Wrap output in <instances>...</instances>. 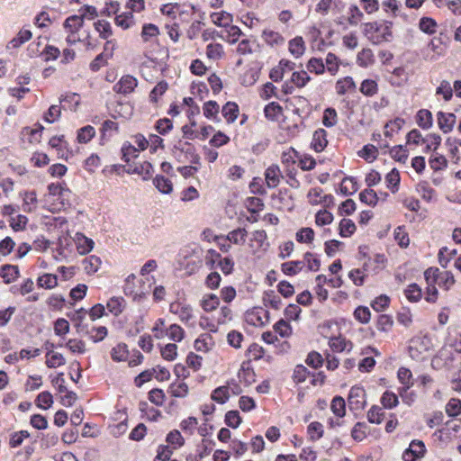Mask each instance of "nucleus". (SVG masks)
I'll list each match as a JSON object with an SVG mask.
<instances>
[{
    "label": "nucleus",
    "instance_id": "nucleus-34",
    "mask_svg": "<svg viewBox=\"0 0 461 461\" xmlns=\"http://www.w3.org/2000/svg\"><path fill=\"white\" fill-rule=\"evenodd\" d=\"M403 294L410 303H418L422 298L421 287L416 283L410 284L404 289Z\"/></svg>",
    "mask_w": 461,
    "mask_h": 461
},
{
    "label": "nucleus",
    "instance_id": "nucleus-7",
    "mask_svg": "<svg viewBox=\"0 0 461 461\" xmlns=\"http://www.w3.org/2000/svg\"><path fill=\"white\" fill-rule=\"evenodd\" d=\"M138 84L139 81L135 77L124 75L113 85V90L116 94L128 95L135 91Z\"/></svg>",
    "mask_w": 461,
    "mask_h": 461
},
{
    "label": "nucleus",
    "instance_id": "nucleus-51",
    "mask_svg": "<svg viewBox=\"0 0 461 461\" xmlns=\"http://www.w3.org/2000/svg\"><path fill=\"white\" fill-rule=\"evenodd\" d=\"M359 91L367 97H372L378 93V84L374 79H365L361 82Z\"/></svg>",
    "mask_w": 461,
    "mask_h": 461
},
{
    "label": "nucleus",
    "instance_id": "nucleus-64",
    "mask_svg": "<svg viewBox=\"0 0 461 461\" xmlns=\"http://www.w3.org/2000/svg\"><path fill=\"white\" fill-rule=\"evenodd\" d=\"M375 62L373 51L370 49H363L357 56V63L361 68H367Z\"/></svg>",
    "mask_w": 461,
    "mask_h": 461
},
{
    "label": "nucleus",
    "instance_id": "nucleus-31",
    "mask_svg": "<svg viewBox=\"0 0 461 461\" xmlns=\"http://www.w3.org/2000/svg\"><path fill=\"white\" fill-rule=\"evenodd\" d=\"M139 410L141 412L142 417L150 421H156L161 416V411L159 410L150 406L144 401L140 402Z\"/></svg>",
    "mask_w": 461,
    "mask_h": 461
},
{
    "label": "nucleus",
    "instance_id": "nucleus-57",
    "mask_svg": "<svg viewBox=\"0 0 461 461\" xmlns=\"http://www.w3.org/2000/svg\"><path fill=\"white\" fill-rule=\"evenodd\" d=\"M34 289V282L32 278H25L19 285H14L11 288L14 294L26 295L32 293Z\"/></svg>",
    "mask_w": 461,
    "mask_h": 461
},
{
    "label": "nucleus",
    "instance_id": "nucleus-3",
    "mask_svg": "<svg viewBox=\"0 0 461 461\" xmlns=\"http://www.w3.org/2000/svg\"><path fill=\"white\" fill-rule=\"evenodd\" d=\"M429 339L426 337H414L410 340L408 351L414 360H422L425 353L429 351Z\"/></svg>",
    "mask_w": 461,
    "mask_h": 461
},
{
    "label": "nucleus",
    "instance_id": "nucleus-55",
    "mask_svg": "<svg viewBox=\"0 0 461 461\" xmlns=\"http://www.w3.org/2000/svg\"><path fill=\"white\" fill-rule=\"evenodd\" d=\"M230 396L229 387L225 385L215 388L211 393V399L219 404H224L227 402Z\"/></svg>",
    "mask_w": 461,
    "mask_h": 461
},
{
    "label": "nucleus",
    "instance_id": "nucleus-47",
    "mask_svg": "<svg viewBox=\"0 0 461 461\" xmlns=\"http://www.w3.org/2000/svg\"><path fill=\"white\" fill-rule=\"evenodd\" d=\"M156 188L162 194H169L173 191V184L170 179L164 176L158 175L153 179Z\"/></svg>",
    "mask_w": 461,
    "mask_h": 461
},
{
    "label": "nucleus",
    "instance_id": "nucleus-28",
    "mask_svg": "<svg viewBox=\"0 0 461 461\" xmlns=\"http://www.w3.org/2000/svg\"><path fill=\"white\" fill-rule=\"evenodd\" d=\"M36 284L39 288L50 290L58 286V276L54 274L45 273L38 276Z\"/></svg>",
    "mask_w": 461,
    "mask_h": 461
},
{
    "label": "nucleus",
    "instance_id": "nucleus-15",
    "mask_svg": "<svg viewBox=\"0 0 461 461\" xmlns=\"http://www.w3.org/2000/svg\"><path fill=\"white\" fill-rule=\"evenodd\" d=\"M266 184L268 188H276L281 182L283 175L278 165L272 164L267 167L264 173Z\"/></svg>",
    "mask_w": 461,
    "mask_h": 461
},
{
    "label": "nucleus",
    "instance_id": "nucleus-59",
    "mask_svg": "<svg viewBox=\"0 0 461 461\" xmlns=\"http://www.w3.org/2000/svg\"><path fill=\"white\" fill-rule=\"evenodd\" d=\"M367 420L373 424H380L385 417V412L382 407L373 405L366 414Z\"/></svg>",
    "mask_w": 461,
    "mask_h": 461
},
{
    "label": "nucleus",
    "instance_id": "nucleus-13",
    "mask_svg": "<svg viewBox=\"0 0 461 461\" xmlns=\"http://www.w3.org/2000/svg\"><path fill=\"white\" fill-rule=\"evenodd\" d=\"M294 68H295L294 62L288 60V59H282L279 61L278 65L274 67L270 70L269 77L274 82H280L284 78L285 74L287 72L293 71L294 69Z\"/></svg>",
    "mask_w": 461,
    "mask_h": 461
},
{
    "label": "nucleus",
    "instance_id": "nucleus-45",
    "mask_svg": "<svg viewBox=\"0 0 461 461\" xmlns=\"http://www.w3.org/2000/svg\"><path fill=\"white\" fill-rule=\"evenodd\" d=\"M400 173L396 168H393L389 173L385 176V183L388 189L391 190L393 194H395L399 190L400 185Z\"/></svg>",
    "mask_w": 461,
    "mask_h": 461
},
{
    "label": "nucleus",
    "instance_id": "nucleus-52",
    "mask_svg": "<svg viewBox=\"0 0 461 461\" xmlns=\"http://www.w3.org/2000/svg\"><path fill=\"white\" fill-rule=\"evenodd\" d=\"M101 265V258L95 255H91L83 260L84 269L88 275L97 272Z\"/></svg>",
    "mask_w": 461,
    "mask_h": 461
},
{
    "label": "nucleus",
    "instance_id": "nucleus-9",
    "mask_svg": "<svg viewBox=\"0 0 461 461\" xmlns=\"http://www.w3.org/2000/svg\"><path fill=\"white\" fill-rule=\"evenodd\" d=\"M387 259L384 254H375L374 258H367L363 263L362 268L366 275H377L386 266Z\"/></svg>",
    "mask_w": 461,
    "mask_h": 461
},
{
    "label": "nucleus",
    "instance_id": "nucleus-25",
    "mask_svg": "<svg viewBox=\"0 0 461 461\" xmlns=\"http://www.w3.org/2000/svg\"><path fill=\"white\" fill-rule=\"evenodd\" d=\"M221 111L227 124L233 123L240 114L239 105L235 102H227Z\"/></svg>",
    "mask_w": 461,
    "mask_h": 461
},
{
    "label": "nucleus",
    "instance_id": "nucleus-20",
    "mask_svg": "<svg viewBox=\"0 0 461 461\" xmlns=\"http://www.w3.org/2000/svg\"><path fill=\"white\" fill-rule=\"evenodd\" d=\"M397 377L402 384V387L399 388V394L402 397L403 393L413 385L412 373L409 368L402 366L398 369Z\"/></svg>",
    "mask_w": 461,
    "mask_h": 461
},
{
    "label": "nucleus",
    "instance_id": "nucleus-38",
    "mask_svg": "<svg viewBox=\"0 0 461 461\" xmlns=\"http://www.w3.org/2000/svg\"><path fill=\"white\" fill-rule=\"evenodd\" d=\"M210 17L212 23L219 27H228L232 22V15L226 11L212 13Z\"/></svg>",
    "mask_w": 461,
    "mask_h": 461
},
{
    "label": "nucleus",
    "instance_id": "nucleus-54",
    "mask_svg": "<svg viewBox=\"0 0 461 461\" xmlns=\"http://www.w3.org/2000/svg\"><path fill=\"white\" fill-rule=\"evenodd\" d=\"M95 136V129L91 125L84 126L77 130V140L81 144H86Z\"/></svg>",
    "mask_w": 461,
    "mask_h": 461
},
{
    "label": "nucleus",
    "instance_id": "nucleus-40",
    "mask_svg": "<svg viewBox=\"0 0 461 461\" xmlns=\"http://www.w3.org/2000/svg\"><path fill=\"white\" fill-rule=\"evenodd\" d=\"M457 254L456 249H450L447 247H442L438 253V260L441 267L447 268L452 258Z\"/></svg>",
    "mask_w": 461,
    "mask_h": 461
},
{
    "label": "nucleus",
    "instance_id": "nucleus-44",
    "mask_svg": "<svg viewBox=\"0 0 461 461\" xmlns=\"http://www.w3.org/2000/svg\"><path fill=\"white\" fill-rule=\"evenodd\" d=\"M364 18L363 12L357 5H350L348 9L347 22L351 26H357Z\"/></svg>",
    "mask_w": 461,
    "mask_h": 461
},
{
    "label": "nucleus",
    "instance_id": "nucleus-58",
    "mask_svg": "<svg viewBox=\"0 0 461 461\" xmlns=\"http://www.w3.org/2000/svg\"><path fill=\"white\" fill-rule=\"evenodd\" d=\"M358 156L367 162H373L378 157V148L373 144L365 145L362 149L357 152Z\"/></svg>",
    "mask_w": 461,
    "mask_h": 461
},
{
    "label": "nucleus",
    "instance_id": "nucleus-46",
    "mask_svg": "<svg viewBox=\"0 0 461 461\" xmlns=\"http://www.w3.org/2000/svg\"><path fill=\"white\" fill-rule=\"evenodd\" d=\"M239 379L240 383H243L245 385H251L256 382V374L254 370L249 366H246V363H243L240 370L238 374Z\"/></svg>",
    "mask_w": 461,
    "mask_h": 461
},
{
    "label": "nucleus",
    "instance_id": "nucleus-4",
    "mask_svg": "<svg viewBox=\"0 0 461 461\" xmlns=\"http://www.w3.org/2000/svg\"><path fill=\"white\" fill-rule=\"evenodd\" d=\"M169 312L176 315L185 325H188L194 317L192 306L178 300L169 304Z\"/></svg>",
    "mask_w": 461,
    "mask_h": 461
},
{
    "label": "nucleus",
    "instance_id": "nucleus-11",
    "mask_svg": "<svg viewBox=\"0 0 461 461\" xmlns=\"http://www.w3.org/2000/svg\"><path fill=\"white\" fill-rule=\"evenodd\" d=\"M426 270H437L434 273L437 285L445 291H449L456 284V278L451 271H440L437 267H429Z\"/></svg>",
    "mask_w": 461,
    "mask_h": 461
},
{
    "label": "nucleus",
    "instance_id": "nucleus-36",
    "mask_svg": "<svg viewBox=\"0 0 461 461\" xmlns=\"http://www.w3.org/2000/svg\"><path fill=\"white\" fill-rule=\"evenodd\" d=\"M289 52L295 58H300L305 51V44L303 37L296 36L289 41Z\"/></svg>",
    "mask_w": 461,
    "mask_h": 461
},
{
    "label": "nucleus",
    "instance_id": "nucleus-63",
    "mask_svg": "<svg viewBox=\"0 0 461 461\" xmlns=\"http://www.w3.org/2000/svg\"><path fill=\"white\" fill-rule=\"evenodd\" d=\"M306 68L310 73L322 75L325 72V64L321 58H311L306 63Z\"/></svg>",
    "mask_w": 461,
    "mask_h": 461
},
{
    "label": "nucleus",
    "instance_id": "nucleus-30",
    "mask_svg": "<svg viewBox=\"0 0 461 461\" xmlns=\"http://www.w3.org/2000/svg\"><path fill=\"white\" fill-rule=\"evenodd\" d=\"M84 25L83 15H70L64 22L66 32H79Z\"/></svg>",
    "mask_w": 461,
    "mask_h": 461
},
{
    "label": "nucleus",
    "instance_id": "nucleus-62",
    "mask_svg": "<svg viewBox=\"0 0 461 461\" xmlns=\"http://www.w3.org/2000/svg\"><path fill=\"white\" fill-rule=\"evenodd\" d=\"M357 230L354 221L350 219L343 218L339 225V233L342 238L352 236Z\"/></svg>",
    "mask_w": 461,
    "mask_h": 461
},
{
    "label": "nucleus",
    "instance_id": "nucleus-33",
    "mask_svg": "<svg viewBox=\"0 0 461 461\" xmlns=\"http://www.w3.org/2000/svg\"><path fill=\"white\" fill-rule=\"evenodd\" d=\"M220 305V299L214 294H204L201 300L200 306L206 312L216 310Z\"/></svg>",
    "mask_w": 461,
    "mask_h": 461
},
{
    "label": "nucleus",
    "instance_id": "nucleus-18",
    "mask_svg": "<svg viewBox=\"0 0 461 461\" xmlns=\"http://www.w3.org/2000/svg\"><path fill=\"white\" fill-rule=\"evenodd\" d=\"M357 85L353 77L350 76L344 77L337 80L335 84V91L338 95H345L356 92Z\"/></svg>",
    "mask_w": 461,
    "mask_h": 461
},
{
    "label": "nucleus",
    "instance_id": "nucleus-14",
    "mask_svg": "<svg viewBox=\"0 0 461 461\" xmlns=\"http://www.w3.org/2000/svg\"><path fill=\"white\" fill-rule=\"evenodd\" d=\"M328 345L334 353H349L353 349V343L344 336H332L329 339Z\"/></svg>",
    "mask_w": 461,
    "mask_h": 461
},
{
    "label": "nucleus",
    "instance_id": "nucleus-2",
    "mask_svg": "<svg viewBox=\"0 0 461 461\" xmlns=\"http://www.w3.org/2000/svg\"><path fill=\"white\" fill-rule=\"evenodd\" d=\"M173 155L180 163L189 162L193 165L200 164V156L195 147L187 141H179L173 148Z\"/></svg>",
    "mask_w": 461,
    "mask_h": 461
},
{
    "label": "nucleus",
    "instance_id": "nucleus-23",
    "mask_svg": "<svg viewBox=\"0 0 461 461\" xmlns=\"http://www.w3.org/2000/svg\"><path fill=\"white\" fill-rule=\"evenodd\" d=\"M404 124L405 120L401 117H395L388 121L384 127V135L385 138L392 140L395 134L399 133Z\"/></svg>",
    "mask_w": 461,
    "mask_h": 461
},
{
    "label": "nucleus",
    "instance_id": "nucleus-53",
    "mask_svg": "<svg viewBox=\"0 0 461 461\" xmlns=\"http://www.w3.org/2000/svg\"><path fill=\"white\" fill-rule=\"evenodd\" d=\"M159 35V29L156 24L144 23L141 29L140 37L144 42H149Z\"/></svg>",
    "mask_w": 461,
    "mask_h": 461
},
{
    "label": "nucleus",
    "instance_id": "nucleus-5",
    "mask_svg": "<svg viewBox=\"0 0 461 461\" xmlns=\"http://www.w3.org/2000/svg\"><path fill=\"white\" fill-rule=\"evenodd\" d=\"M348 406L353 411H361L366 405V393L363 386L354 385L348 397Z\"/></svg>",
    "mask_w": 461,
    "mask_h": 461
},
{
    "label": "nucleus",
    "instance_id": "nucleus-61",
    "mask_svg": "<svg viewBox=\"0 0 461 461\" xmlns=\"http://www.w3.org/2000/svg\"><path fill=\"white\" fill-rule=\"evenodd\" d=\"M203 115L210 120H219L218 114L220 112V106L216 101H207L203 106Z\"/></svg>",
    "mask_w": 461,
    "mask_h": 461
},
{
    "label": "nucleus",
    "instance_id": "nucleus-48",
    "mask_svg": "<svg viewBox=\"0 0 461 461\" xmlns=\"http://www.w3.org/2000/svg\"><path fill=\"white\" fill-rule=\"evenodd\" d=\"M311 80L312 77L305 70L294 71L290 77L291 83H293L297 88L304 87Z\"/></svg>",
    "mask_w": 461,
    "mask_h": 461
},
{
    "label": "nucleus",
    "instance_id": "nucleus-37",
    "mask_svg": "<svg viewBox=\"0 0 461 461\" xmlns=\"http://www.w3.org/2000/svg\"><path fill=\"white\" fill-rule=\"evenodd\" d=\"M43 130L44 127L38 122L35 123L33 127H23L22 130V134L24 136H29V141L31 143L40 142Z\"/></svg>",
    "mask_w": 461,
    "mask_h": 461
},
{
    "label": "nucleus",
    "instance_id": "nucleus-35",
    "mask_svg": "<svg viewBox=\"0 0 461 461\" xmlns=\"http://www.w3.org/2000/svg\"><path fill=\"white\" fill-rule=\"evenodd\" d=\"M94 28L103 40H107L113 34L112 25L106 20H97L94 23Z\"/></svg>",
    "mask_w": 461,
    "mask_h": 461
},
{
    "label": "nucleus",
    "instance_id": "nucleus-41",
    "mask_svg": "<svg viewBox=\"0 0 461 461\" xmlns=\"http://www.w3.org/2000/svg\"><path fill=\"white\" fill-rule=\"evenodd\" d=\"M206 58L210 60H219L224 56V49L221 43L213 42L206 46Z\"/></svg>",
    "mask_w": 461,
    "mask_h": 461
},
{
    "label": "nucleus",
    "instance_id": "nucleus-50",
    "mask_svg": "<svg viewBox=\"0 0 461 461\" xmlns=\"http://www.w3.org/2000/svg\"><path fill=\"white\" fill-rule=\"evenodd\" d=\"M325 70L329 72L330 76H335L339 70V59L332 52H329L325 58Z\"/></svg>",
    "mask_w": 461,
    "mask_h": 461
},
{
    "label": "nucleus",
    "instance_id": "nucleus-16",
    "mask_svg": "<svg viewBox=\"0 0 461 461\" xmlns=\"http://www.w3.org/2000/svg\"><path fill=\"white\" fill-rule=\"evenodd\" d=\"M261 37L264 42L272 48L283 46L285 42V37L280 32L269 28L263 30Z\"/></svg>",
    "mask_w": 461,
    "mask_h": 461
},
{
    "label": "nucleus",
    "instance_id": "nucleus-10",
    "mask_svg": "<svg viewBox=\"0 0 461 461\" xmlns=\"http://www.w3.org/2000/svg\"><path fill=\"white\" fill-rule=\"evenodd\" d=\"M426 453V447L423 441L414 439L409 447L402 453L403 461H419Z\"/></svg>",
    "mask_w": 461,
    "mask_h": 461
},
{
    "label": "nucleus",
    "instance_id": "nucleus-19",
    "mask_svg": "<svg viewBox=\"0 0 461 461\" xmlns=\"http://www.w3.org/2000/svg\"><path fill=\"white\" fill-rule=\"evenodd\" d=\"M20 276V269L16 265L5 264L0 267V277L6 285L15 282Z\"/></svg>",
    "mask_w": 461,
    "mask_h": 461
},
{
    "label": "nucleus",
    "instance_id": "nucleus-24",
    "mask_svg": "<svg viewBox=\"0 0 461 461\" xmlns=\"http://www.w3.org/2000/svg\"><path fill=\"white\" fill-rule=\"evenodd\" d=\"M415 122L420 129L429 130L433 125L432 113L428 109H420L415 115Z\"/></svg>",
    "mask_w": 461,
    "mask_h": 461
},
{
    "label": "nucleus",
    "instance_id": "nucleus-8",
    "mask_svg": "<svg viewBox=\"0 0 461 461\" xmlns=\"http://www.w3.org/2000/svg\"><path fill=\"white\" fill-rule=\"evenodd\" d=\"M268 312L262 307H254L246 312L245 320L248 324L261 327L268 322Z\"/></svg>",
    "mask_w": 461,
    "mask_h": 461
},
{
    "label": "nucleus",
    "instance_id": "nucleus-21",
    "mask_svg": "<svg viewBox=\"0 0 461 461\" xmlns=\"http://www.w3.org/2000/svg\"><path fill=\"white\" fill-rule=\"evenodd\" d=\"M214 339L209 333H202L194 342L196 351L207 353L214 347Z\"/></svg>",
    "mask_w": 461,
    "mask_h": 461
},
{
    "label": "nucleus",
    "instance_id": "nucleus-22",
    "mask_svg": "<svg viewBox=\"0 0 461 461\" xmlns=\"http://www.w3.org/2000/svg\"><path fill=\"white\" fill-rule=\"evenodd\" d=\"M167 393L173 398H185L189 393V386L183 380L175 381L169 384Z\"/></svg>",
    "mask_w": 461,
    "mask_h": 461
},
{
    "label": "nucleus",
    "instance_id": "nucleus-27",
    "mask_svg": "<svg viewBox=\"0 0 461 461\" xmlns=\"http://www.w3.org/2000/svg\"><path fill=\"white\" fill-rule=\"evenodd\" d=\"M76 245L77 252L81 255H86L94 249L95 243L92 239L77 232L76 234Z\"/></svg>",
    "mask_w": 461,
    "mask_h": 461
},
{
    "label": "nucleus",
    "instance_id": "nucleus-29",
    "mask_svg": "<svg viewBox=\"0 0 461 461\" xmlns=\"http://www.w3.org/2000/svg\"><path fill=\"white\" fill-rule=\"evenodd\" d=\"M304 267V261L292 260L285 262L281 265V271L290 276L299 274Z\"/></svg>",
    "mask_w": 461,
    "mask_h": 461
},
{
    "label": "nucleus",
    "instance_id": "nucleus-49",
    "mask_svg": "<svg viewBox=\"0 0 461 461\" xmlns=\"http://www.w3.org/2000/svg\"><path fill=\"white\" fill-rule=\"evenodd\" d=\"M114 23L118 27L127 30L135 24L134 15L131 12H124L116 15Z\"/></svg>",
    "mask_w": 461,
    "mask_h": 461
},
{
    "label": "nucleus",
    "instance_id": "nucleus-1",
    "mask_svg": "<svg viewBox=\"0 0 461 461\" xmlns=\"http://www.w3.org/2000/svg\"><path fill=\"white\" fill-rule=\"evenodd\" d=\"M362 32L371 43L378 45L391 40L392 23L387 21L365 23L362 25Z\"/></svg>",
    "mask_w": 461,
    "mask_h": 461
},
{
    "label": "nucleus",
    "instance_id": "nucleus-32",
    "mask_svg": "<svg viewBox=\"0 0 461 461\" xmlns=\"http://www.w3.org/2000/svg\"><path fill=\"white\" fill-rule=\"evenodd\" d=\"M282 114L283 107L277 102H271L264 107V115L269 121H277Z\"/></svg>",
    "mask_w": 461,
    "mask_h": 461
},
{
    "label": "nucleus",
    "instance_id": "nucleus-6",
    "mask_svg": "<svg viewBox=\"0 0 461 461\" xmlns=\"http://www.w3.org/2000/svg\"><path fill=\"white\" fill-rule=\"evenodd\" d=\"M436 271L437 270H425L423 273L427 285L424 293V299L429 303H436L439 295L438 290L436 286L437 279L434 276Z\"/></svg>",
    "mask_w": 461,
    "mask_h": 461
},
{
    "label": "nucleus",
    "instance_id": "nucleus-42",
    "mask_svg": "<svg viewBox=\"0 0 461 461\" xmlns=\"http://www.w3.org/2000/svg\"><path fill=\"white\" fill-rule=\"evenodd\" d=\"M168 90V83L166 80L159 81L149 95V102L158 104L159 98Z\"/></svg>",
    "mask_w": 461,
    "mask_h": 461
},
{
    "label": "nucleus",
    "instance_id": "nucleus-17",
    "mask_svg": "<svg viewBox=\"0 0 461 461\" xmlns=\"http://www.w3.org/2000/svg\"><path fill=\"white\" fill-rule=\"evenodd\" d=\"M328 145V132L322 128L317 129L312 135L311 148L315 152H321Z\"/></svg>",
    "mask_w": 461,
    "mask_h": 461
},
{
    "label": "nucleus",
    "instance_id": "nucleus-43",
    "mask_svg": "<svg viewBox=\"0 0 461 461\" xmlns=\"http://www.w3.org/2000/svg\"><path fill=\"white\" fill-rule=\"evenodd\" d=\"M119 131V125L112 120H105L100 128L101 140H104L113 136V133Z\"/></svg>",
    "mask_w": 461,
    "mask_h": 461
},
{
    "label": "nucleus",
    "instance_id": "nucleus-56",
    "mask_svg": "<svg viewBox=\"0 0 461 461\" xmlns=\"http://www.w3.org/2000/svg\"><path fill=\"white\" fill-rule=\"evenodd\" d=\"M263 303L266 307L279 310L282 306V300L278 294L270 290L264 294Z\"/></svg>",
    "mask_w": 461,
    "mask_h": 461
},
{
    "label": "nucleus",
    "instance_id": "nucleus-60",
    "mask_svg": "<svg viewBox=\"0 0 461 461\" xmlns=\"http://www.w3.org/2000/svg\"><path fill=\"white\" fill-rule=\"evenodd\" d=\"M128 356L129 350L125 343H119L111 350V357L115 362L125 361Z\"/></svg>",
    "mask_w": 461,
    "mask_h": 461
},
{
    "label": "nucleus",
    "instance_id": "nucleus-26",
    "mask_svg": "<svg viewBox=\"0 0 461 461\" xmlns=\"http://www.w3.org/2000/svg\"><path fill=\"white\" fill-rule=\"evenodd\" d=\"M126 306V301L122 296H113L106 303L108 312L117 317L122 313Z\"/></svg>",
    "mask_w": 461,
    "mask_h": 461
},
{
    "label": "nucleus",
    "instance_id": "nucleus-39",
    "mask_svg": "<svg viewBox=\"0 0 461 461\" xmlns=\"http://www.w3.org/2000/svg\"><path fill=\"white\" fill-rule=\"evenodd\" d=\"M46 366L49 368H56L66 364V359L61 353L50 349L46 354Z\"/></svg>",
    "mask_w": 461,
    "mask_h": 461
},
{
    "label": "nucleus",
    "instance_id": "nucleus-12",
    "mask_svg": "<svg viewBox=\"0 0 461 461\" xmlns=\"http://www.w3.org/2000/svg\"><path fill=\"white\" fill-rule=\"evenodd\" d=\"M436 117L438 127L444 134H447L453 131L456 122L455 113L438 111Z\"/></svg>",
    "mask_w": 461,
    "mask_h": 461
}]
</instances>
